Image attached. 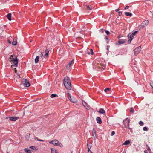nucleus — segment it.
I'll return each instance as SVG.
<instances>
[{
  "label": "nucleus",
  "mask_w": 153,
  "mask_h": 153,
  "mask_svg": "<svg viewBox=\"0 0 153 153\" xmlns=\"http://www.w3.org/2000/svg\"><path fill=\"white\" fill-rule=\"evenodd\" d=\"M51 153H58L57 150L53 149L52 148H51Z\"/></svg>",
  "instance_id": "412c9836"
},
{
  "label": "nucleus",
  "mask_w": 153,
  "mask_h": 153,
  "mask_svg": "<svg viewBox=\"0 0 153 153\" xmlns=\"http://www.w3.org/2000/svg\"><path fill=\"white\" fill-rule=\"evenodd\" d=\"M120 35H119L118 36V38L119 39V38H120L121 37V36H120Z\"/></svg>",
  "instance_id": "8fccbe9b"
},
{
  "label": "nucleus",
  "mask_w": 153,
  "mask_h": 153,
  "mask_svg": "<svg viewBox=\"0 0 153 153\" xmlns=\"http://www.w3.org/2000/svg\"><path fill=\"white\" fill-rule=\"evenodd\" d=\"M70 98H71V96H70Z\"/></svg>",
  "instance_id": "13d9d810"
},
{
  "label": "nucleus",
  "mask_w": 153,
  "mask_h": 153,
  "mask_svg": "<svg viewBox=\"0 0 153 153\" xmlns=\"http://www.w3.org/2000/svg\"><path fill=\"white\" fill-rule=\"evenodd\" d=\"M39 60V56H37L36 57L35 59V62L36 63H38Z\"/></svg>",
  "instance_id": "b1692460"
},
{
  "label": "nucleus",
  "mask_w": 153,
  "mask_h": 153,
  "mask_svg": "<svg viewBox=\"0 0 153 153\" xmlns=\"http://www.w3.org/2000/svg\"><path fill=\"white\" fill-rule=\"evenodd\" d=\"M9 120H10L15 121H16L18 119H19V117L13 116V117H9Z\"/></svg>",
  "instance_id": "f8f14e48"
},
{
  "label": "nucleus",
  "mask_w": 153,
  "mask_h": 153,
  "mask_svg": "<svg viewBox=\"0 0 153 153\" xmlns=\"http://www.w3.org/2000/svg\"><path fill=\"white\" fill-rule=\"evenodd\" d=\"M8 118V117H6V119H7V118Z\"/></svg>",
  "instance_id": "4d7b16f0"
},
{
  "label": "nucleus",
  "mask_w": 153,
  "mask_h": 153,
  "mask_svg": "<svg viewBox=\"0 0 153 153\" xmlns=\"http://www.w3.org/2000/svg\"><path fill=\"white\" fill-rule=\"evenodd\" d=\"M16 77L18 79H19L20 78V75L19 74V73L17 74Z\"/></svg>",
  "instance_id": "c9c22d12"
},
{
  "label": "nucleus",
  "mask_w": 153,
  "mask_h": 153,
  "mask_svg": "<svg viewBox=\"0 0 153 153\" xmlns=\"http://www.w3.org/2000/svg\"><path fill=\"white\" fill-rule=\"evenodd\" d=\"M30 147L31 148H32L33 149H34V146H30Z\"/></svg>",
  "instance_id": "a18cd8bd"
},
{
  "label": "nucleus",
  "mask_w": 153,
  "mask_h": 153,
  "mask_svg": "<svg viewBox=\"0 0 153 153\" xmlns=\"http://www.w3.org/2000/svg\"><path fill=\"white\" fill-rule=\"evenodd\" d=\"M100 62L99 61V60H95L94 61V62H93V65H94V64L95 63H97V64H98L99 63H100Z\"/></svg>",
  "instance_id": "5701e85b"
},
{
  "label": "nucleus",
  "mask_w": 153,
  "mask_h": 153,
  "mask_svg": "<svg viewBox=\"0 0 153 153\" xmlns=\"http://www.w3.org/2000/svg\"><path fill=\"white\" fill-rule=\"evenodd\" d=\"M49 51V50L48 49L46 48L45 51V54L44 55V53L43 52L42 53H41L40 56L42 57L43 56L44 57L47 58L48 56V53Z\"/></svg>",
  "instance_id": "6e6552de"
},
{
  "label": "nucleus",
  "mask_w": 153,
  "mask_h": 153,
  "mask_svg": "<svg viewBox=\"0 0 153 153\" xmlns=\"http://www.w3.org/2000/svg\"><path fill=\"white\" fill-rule=\"evenodd\" d=\"M24 151L25 152L27 153H31L32 152L31 150L27 148L24 149Z\"/></svg>",
  "instance_id": "a211bd4d"
},
{
  "label": "nucleus",
  "mask_w": 153,
  "mask_h": 153,
  "mask_svg": "<svg viewBox=\"0 0 153 153\" xmlns=\"http://www.w3.org/2000/svg\"><path fill=\"white\" fill-rule=\"evenodd\" d=\"M137 31H135L132 33V35H133V36H135V35L136 33H137Z\"/></svg>",
  "instance_id": "4c0bfd02"
},
{
  "label": "nucleus",
  "mask_w": 153,
  "mask_h": 153,
  "mask_svg": "<svg viewBox=\"0 0 153 153\" xmlns=\"http://www.w3.org/2000/svg\"><path fill=\"white\" fill-rule=\"evenodd\" d=\"M22 83L25 87H28L30 85V84L27 80L23 78L22 79Z\"/></svg>",
  "instance_id": "20e7f679"
},
{
  "label": "nucleus",
  "mask_w": 153,
  "mask_h": 153,
  "mask_svg": "<svg viewBox=\"0 0 153 153\" xmlns=\"http://www.w3.org/2000/svg\"><path fill=\"white\" fill-rule=\"evenodd\" d=\"M128 128V131H130L131 132H132V128H130L129 126L128 127H127V128Z\"/></svg>",
  "instance_id": "c85d7f7f"
},
{
  "label": "nucleus",
  "mask_w": 153,
  "mask_h": 153,
  "mask_svg": "<svg viewBox=\"0 0 153 153\" xmlns=\"http://www.w3.org/2000/svg\"><path fill=\"white\" fill-rule=\"evenodd\" d=\"M123 153H124V152H123Z\"/></svg>",
  "instance_id": "052dcab7"
},
{
  "label": "nucleus",
  "mask_w": 153,
  "mask_h": 153,
  "mask_svg": "<svg viewBox=\"0 0 153 153\" xmlns=\"http://www.w3.org/2000/svg\"><path fill=\"white\" fill-rule=\"evenodd\" d=\"M122 13V12L121 11L119 12H118V15L119 16H120L121 15Z\"/></svg>",
  "instance_id": "79ce46f5"
},
{
  "label": "nucleus",
  "mask_w": 153,
  "mask_h": 153,
  "mask_svg": "<svg viewBox=\"0 0 153 153\" xmlns=\"http://www.w3.org/2000/svg\"><path fill=\"white\" fill-rule=\"evenodd\" d=\"M94 67L95 68H98L101 69V70H102V69H104L105 68L106 66L105 65L102 64L101 62H100L98 64H97L96 63H95Z\"/></svg>",
  "instance_id": "7ed1b4c3"
},
{
  "label": "nucleus",
  "mask_w": 153,
  "mask_h": 153,
  "mask_svg": "<svg viewBox=\"0 0 153 153\" xmlns=\"http://www.w3.org/2000/svg\"><path fill=\"white\" fill-rule=\"evenodd\" d=\"M19 153H21L20 152Z\"/></svg>",
  "instance_id": "680f3d73"
},
{
  "label": "nucleus",
  "mask_w": 153,
  "mask_h": 153,
  "mask_svg": "<svg viewBox=\"0 0 153 153\" xmlns=\"http://www.w3.org/2000/svg\"><path fill=\"white\" fill-rule=\"evenodd\" d=\"M15 71L16 72V71H17V70H16Z\"/></svg>",
  "instance_id": "6e6d98bb"
},
{
  "label": "nucleus",
  "mask_w": 153,
  "mask_h": 153,
  "mask_svg": "<svg viewBox=\"0 0 153 153\" xmlns=\"http://www.w3.org/2000/svg\"><path fill=\"white\" fill-rule=\"evenodd\" d=\"M30 134L29 133H27L25 137L26 139L28 140L30 137Z\"/></svg>",
  "instance_id": "cd10ccee"
},
{
  "label": "nucleus",
  "mask_w": 153,
  "mask_h": 153,
  "mask_svg": "<svg viewBox=\"0 0 153 153\" xmlns=\"http://www.w3.org/2000/svg\"><path fill=\"white\" fill-rule=\"evenodd\" d=\"M86 7L87 8V9L90 10H91L92 9V8L91 7L89 6L88 5H86Z\"/></svg>",
  "instance_id": "a878e982"
},
{
  "label": "nucleus",
  "mask_w": 153,
  "mask_h": 153,
  "mask_svg": "<svg viewBox=\"0 0 153 153\" xmlns=\"http://www.w3.org/2000/svg\"><path fill=\"white\" fill-rule=\"evenodd\" d=\"M143 129L144 131H148L147 128L146 127H144Z\"/></svg>",
  "instance_id": "2f4dec72"
},
{
  "label": "nucleus",
  "mask_w": 153,
  "mask_h": 153,
  "mask_svg": "<svg viewBox=\"0 0 153 153\" xmlns=\"http://www.w3.org/2000/svg\"><path fill=\"white\" fill-rule=\"evenodd\" d=\"M115 134V132L114 131H113L112 132H111V136H113V135H114V134Z\"/></svg>",
  "instance_id": "ea45409f"
},
{
  "label": "nucleus",
  "mask_w": 153,
  "mask_h": 153,
  "mask_svg": "<svg viewBox=\"0 0 153 153\" xmlns=\"http://www.w3.org/2000/svg\"><path fill=\"white\" fill-rule=\"evenodd\" d=\"M130 143V142L129 140H127L123 144V145H128Z\"/></svg>",
  "instance_id": "393cba45"
},
{
  "label": "nucleus",
  "mask_w": 153,
  "mask_h": 153,
  "mask_svg": "<svg viewBox=\"0 0 153 153\" xmlns=\"http://www.w3.org/2000/svg\"><path fill=\"white\" fill-rule=\"evenodd\" d=\"M35 139L37 141H39L38 140H39V139H38V138L36 137V138H35Z\"/></svg>",
  "instance_id": "603ef678"
},
{
  "label": "nucleus",
  "mask_w": 153,
  "mask_h": 153,
  "mask_svg": "<svg viewBox=\"0 0 153 153\" xmlns=\"http://www.w3.org/2000/svg\"><path fill=\"white\" fill-rule=\"evenodd\" d=\"M17 56L14 55L13 56L11 55L9 58L10 61H13V65L15 67L18 66V59H17Z\"/></svg>",
  "instance_id": "f03ea898"
},
{
  "label": "nucleus",
  "mask_w": 153,
  "mask_h": 153,
  "mask_svg": "<svg viewBox=\"0 0 153 153\" xmlns=\"http://www.w3.org/2000/svg\"><path fill=\"white\" fill-rule=\"evenodd\" d=\"M8 42L10 44L11 43V42L9 40Z\"/></svg>",
  "instance_id": "3c124183"
},
{
  "label": "nucleus",
  "mask_w": 153,
  "mask_h": 153,
  "mask_svg": "<svg viewBox=\"0 0 153 153\" xmlns=\"http://www.w3.org/2000/svg\"><path fill=\"white\" fill-rule=\"evenodd\" d=\"M57 95L56 94H53L51 95L50 97L51 98L55 97H57Z\"/></svg>",
  "instance_id": "bb28decb"
},
{
  "label": "nucleus",
  "mask_w": 153,
  "mask_h": 153,
  "mask_svg": "<svg viewBox=\"0 0 153 153\" xmlns=\"http://www.w3.org/2000/svg\"><path fill=\"white\" fill-rule=\"evenodd\" d=\"M11 13H9L8 14L7 16V18L10 21L11 20Z\"/></svg>",
  "instance_id": "aec40b11"
},
{
  "label": "nucleus",
  "mask_w": 153,
  "mask_h": 153,
  "mask_svg": "<svg viewBox=\"0 0 153 153\" xmlns=\"http://www.w3.org/2000/svg\"><path fill=\"white\" fill-rule=\"evenodd\" d=\"M90 148H91V147H90V148H88V153H93L92 152L91 150H90Z\"/></svg>",
  "instance_id": "a19ab883"
},
{
  "label": "nucleus",
  "mask_w": 153,
  "mask_h": 153,
  "mask_svg": "<svg viewBox=\"0 0 153 153\" xmlns=\"http://www.w3.org/2000/svg\"><path fill=\"white\" fill-rule=\"evenodd\" d=\"M96 120L97 123L99 124H100L102 123V121L100 118L99 117H97L96 119Z\"/></svg>",
  "instance_id": "dca6fc26"
},
{
  "label": "nucleus",
  "mask_w": 153,
  "mask_h": 153,
  "mask_svg": "<svg viewBox=\"0 0 153 153\" xmlns=\"http://www.w3.org/2000/svg\"><path fill=\"white\" fill-rule=\"evenodd\" d=\"M141 49V46H140L136 48L134 50V54L135 55H136L139 54L140 52Z\"/></svg>",
  "instance_id": "9d476101"
},
{
  "label": "nucleus",
  "mask_w": 153,
  "mask_h": 153,
  "mask_svg": "<svg viewBox=\"0 0 153 153\" xmlns=\"http://www.w3.org/2000/svg\"><path fill=\"white\" fill-rule=\"evenodd\" d=\"M104 30L103 29L101 30V32H102V33H103V30Z\"/></svg>",
  "instance_id": "864d4df0"
},
{
  "label": "nucleus",
  "mask_w": 153,
  "mask_h": 153,
  "mask_svg": "<svg viewBox=\"0 0 153 153\" xmlns=\"http://www.w3.org/2000/svg\"><path fill=\"white\" fill-rule=\"evenodd\" d=\"M129 6H126L124 8L125 10H126L128 9L129 8Z\"/></svg>",
  "instance_id": "37998d69"
},
{
  "label": "nucleus",
  "mask_w": 153,
  "mask_h": 153,
  "mask_svg": "<svg viewBox=\"0 0 153 153\" xmlns=\"http://www.w3.org/2000/svg\"><path fill=\"white\" fill-rule=\"evenodd\" d=\"M130 121V120L128 118H126L123 120V123L126 128H127V127H129Z\"/></svg>",
  "instance_id": "423d86ee"
},
{
  "label": "nucleus",
  "mask_w": 153,
  "mask_h": 153,
  "mask_svg": "<svg viewBox=\"0 0 153 153\" xmlns=\"http://www.w3.org/2000/svg\"><path fill=\"white\" fill-rule=\"evenodd\" d=\"M82 102L83 105L85 107V108L87 109H88L89 108L88 105L87 103L84 100L82 101Z\"/></svg>",
  "instance_id": "4468645a"
},
{
  "label": "nucleus",
  "mask_w": 153,
  "mask_h": 153,
  "mask_svg": "<svg viewBox=\"0 0 153 153\" xmlns=\"http://www.w3.org/2000/svg\"><path fill=\"white\" fill-rule=\"evenodd\" d=\"M124 13L126 16H129L131 17L132 16V13L128 12H125Z\"/></svg>",
  "instance_id": "6ab92c4d"
},
{
  "label": "nucleus",
  "mask_w": 153,
  "mask_h": 153,
  "mask_svg": "<svg viewBox=\"0 0 153 153\" xmlns=\"http://www.w3.org/2000/svg\"><path fill=\"white\" fill-rule=\"evenodd\" d=\"M126 42V40L125 39H120L119 40L117 41L115 43L116 45L118 46L121 44L125 43Z\"/></svg>",
  "instance_id": "1a4fd4ad"
},
{
  "label": "nucleus",
  "mask_w": 153,
  "mask_h": 153,
  "mask_svg": "<svg viewBox=\"0 0 153 153\" xmlns=\"http://www.w3.org/2000/svg\"><path fill=\"white\" fill-rule=\"evenodd\" d=\"M17 40L16 39H14L12 42V44L13 45H17Z\"/></svg>",
  "instance_id": "4be33fe9"
},
{
  "label": "nucleus",
  "mask_w": 153,
  "mask_h": 153,
  "mask_svg": "<svg viewBox=\"0 0 153 153\" xmlns=\"http://www.w3.org/2000/svg\"><path fill=\"white\" fill-rule=\"evenodd\" d=\"M139 124L140 126H142L143 125L144 123H143V122L141 121H140L139 122Z\"/></svg>",
  "instance_id": "473e14b6"
},
{
  "label": "nucleus",
  "mask_w": 153,
  "mask_h": 153,
  "mask_svg": "<svg viewBox=\"0 0 153 153\" xmlns=\"http://www.w3.org/2000/svg\"><path fill=\"white\" fill-rule=\"evenodd\" d=\"M98 112L101 114H104L105 113V110L102 108H100L99 111Z\"/></svg>",
  "instance_id": "f3484780"
},
{
  "label": "nucleus",
  "mask_w": 153,
  "mask_h": 153,
  "mask_svg": "<svg viewBox=\"0 0 153 153\" xmlns=\"http://www.w3.org/2000/svg\"><path fill=\"white\" fill-rule=\"evenodd\" d=\"M144 153H148L147 151L146 150H145V151H144Z\"/></svg>",
  "instance_id": "de8ad7c7"
},
{
  "label": "nucleus",
  "mask_w": 153,
  "mask_h": 153,
  "mask_svg": "<svg viewBox=\"0 0 153 153\" xmlns=\"http://www.w3.org/2000/svg\"><path fill=\"white\" fill-rule=\"evenodd\" d=\"M49 143L50 144H52L54 145L59 146H60V144H61L59 143V141L58 140L56 139H54L49 142Z\"/></svg>",
  "instance_id": "0eeeda50"
},
{
  "label": "nucleus",
  "mask_w": 153,
  "mask_h": 153,
  "mask_svg": "<svg viewBox=\"0 0 153 153\" xmlns=\"http://www.w3.org/2000/svg\"><path fill=\"white\" fill-rule=\"evenodd\" d=\"M105 32L106 33V34L107 35H109L110 33L109 31L106 30H105Z\"/></svg>",
  "instance_id": "58836bf2"
},
{
  "label": "nucleus",
  "mask_w": 153,
  "mask_h": 153,
  "mask_svg": "<svg viewBox=\"0 0 153 153\" xmlns=\"http://www.w3.org/2000/svg\"><path fill=\"white\" fill-rule=\"evenodd\" d=\"M74 63V60L73 59L67 65L66 69L68 70H70L71 69V66Z\"/></svg>",
  "instance_id": "9b49d317"
},
{
  "label": "nucleus",
  "mask_w": 153,
  "mask_h": 153,
  "mask_svg": "<svg viewBox=\"0 0 153 153\" xmlns=\"http://www.w3.org/2000/svg\"><path fill=\"white\" fill-rule=\"evenodd\" d=\"M87 146H88V148H90V147H89L88 146V143L87 144Z\"/></svg>",
  "instance_id": "5fc2aeb1"
},
{
  "label": "nucleus",
  "mask_w": 153,
  "mask_h": 153,
  "mask_svg": "<svg viewBox=\"0 0 153 153\" xmlns=\"http://www.w3.org/2000/svg\"><path fill=\"white\" fill-rule=\"evenodd\" d=\"M105 39L106 40H108V37L107 36H105Z\"/></svg>",
  "instance_id": "49530a36"
},
{
  "label": "nucleus",
  "mask_w": 153,
  "mask_h": 153,
  "mask_svg": "<svg viewBox=\"0 0 153 153\" xmlns=\"http://www.w3.org/2000/svg\"><path fill=\"white\" fill-rule=\"evenodd\" d=\"M131 113H133L134 112V110L133 108H131L129 111Z\"/></svg>",
  "instance_id": "c756f323"
},
{
  "label": "nucleus",
  "mask_w": 153,
  "mask_h": 153,
  "mask_svg": "<svg viewBox=\"0 0 153 153\" xmlns=\"http://www.w3.org/2000/svg\"><path fill=\"white\" fill-rule=\"evenodd\" d=\"M63 83L66 89L68 90H70L71 89V84L70 79L68 77L66 76L65 77Z\"/></svg>",
  "instance_id": "f257e3e1"
},
{
  "label": "nucleus",
  "mask_w": 153,
  "mask_h": 153,
  "mask_svg": "<svg viewBox=\"0 0 153 153\" xmlns=\"http://www.w3.org/2000/svg\"><path fill=\"white\" fill-rule=\"evenodd\" d=\"M146 146L147 147V149L148 150L149 152L150 151H151V149H150V148H149V147L148 146V145L146 144Z\"/></svg>",
  "instance_id": "f704fd0d"
},
{
  "label": "nucleus",
  "mask_w": 153,
  "mask_h": 153,
  "mask_svg": "<svg viewBox=\"0 0 153 153\" xmlns=\"http://www.w3.org/2000/svg\"><path fill=\"white\" fill-rule=\"evenodd\" d=\"M149 23V21L147 20H146L144 21L141 24L139 25L138 28L139 29H141L144 27L146 26Z\"/></svg>",
  "instance_id": "39448f33"
},
{
  "label": "nucleus",
  "mask_w": 153,
  "mask_h": 153,
  "mask_svg": "<svg viewBox=\"0 0 153 153\" xmlns=\"http://www.w3.org/2000/svg\"><path fill=\"white\" fill-rule=\"evenodd\" d=\"M87 54L88 55L91 54V55H92L94 54L93 50L92 49H88L87 50Z\"/></svg>",
  "instance_id": "2eb2a0df"
},
{
  "label": "nucleus",
  "mask_w": 153,
  "mask_h": 153,
  "mask_svg": "<svg viewBox=\"0 0 153 153\" xmlns=\"http://www.w3.org/2000/svg\"><path fill=\"white\" fill-rule=\"evenodd\" d=\"M70 100H71V101L72 102H74V103L76 102V100H75L74 99L73 100V99L72 98L70 99Z\"/></svg>",
  "instance_id": "7c9ffc66"
},
{
  "label": "nucleus",
  "mask_w": 153,
  "mask_h": 153,
  "mask_svg": "<svg viewBox=\"0 0 153 153\" xmlns=\"http://www.w3.org/2000/svg\"><path fill=\"white\" fill-rule=\"evenodd\" d=\"M110 90V88H105L104 89V91L105 92H107V91H109Z\"/></svg>",
  "instance_id": "e433bc0d"
},
{
  "label": "nucleus",
  "mask_w": 153,
  "mask_h": 153,
  "mask_svg": "<svg viewBox=\"0 0 153 153\" xmlns=\"http://www.w3.org/2000/svg\"><path fill=\"white\" fill-rule=\"evenodd\" d=\"M7 153H9V152H7Z\"/></svg>",
  "instance_id": "bf43d9fd"
},
{
  "label": "nucleus",
  "mask_w": 153,
  "mask_h": 153,
  "mask_svg": "<svg viewBox=\"0 0 153 153\" xmlns=\"http://www.w3.org/2000/svg\"><path fill=\"white\" fill-rule=\"evenodd\" d=\"M128 41L130 42L134 38L133 36L131 34H128Z\"/></svg>",
  "instance_id": "ddd939ff"
},
{
  "label": "nucleus",
  "mask_w": 153,
  "mask_h": 153,
  "mask_svg": "<svg viewBox=\"0 0 153 153\" xmlns=\"http://www.w3.org/2000/svg\"><path fill=\"white\" fill-rule=\"evenodd\" d=\"M150 85L152 88V90H153V82H151L150 83Z\"/></svg>",
  "instance_id": "72a5a7b5"
},
{
  "label": "nucleus",
  "mask_w": 153,
  "mask_h": 153,
  "mask_svg": "<svg viewBox=\"0 0 153 153\" xmlns=\"http://www.w3.org/2000/svg\"><path fill=\"white\" fill-rule=\"evenodd\" d=\"M119 9H116L115 10V11L116 12H119Z\"/></svg>",
  "instance_id": "c03bdc74"
},
{
  "label": "nucleus",
  "mask_w": 153,
  "mask_h": 153,
  "mask_svg": "<svg viewBox=\"0 0 153 153\" xmlns=\"http://www.w3.org/2000/svg\"><path fill=\"white\" fill-rule=\"evenodd\" d=\"M39 140V141H41V142H43V141H44V140H42L40 139H39V140Z\"/></svg>",
  "instance_id": "09e8293b"
}]
</instances>
